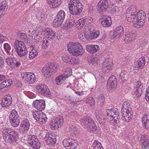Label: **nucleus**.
Returning a JSON list of instances; mask_svg holds the SVG:
<instances>
[{"mask_svg":"<svg viewBox=\"0 0 149 149\" xmlns=\"http://www.w3.org/2000/svg\"><path fill=\"white\" fill-rule=\"evenodd\" d=\"M146 14L142 10L139 11L135 15L131 13L125 14V17L129 22L132 21L134 26L139 28L143 26L145 22Z\"/></svg>","mask_w":149,"mask_h":149,"instance_id":"1","label":"nucleus"},{"mask_svg":"<svg viewBox=\"0 0 149 149\" xmlns=\"http://www.w3.org/2000/svg\"><path fill=\"white\" fill-rule=\"evenodd\" d=\"M3 137L5 141L13 143L18 139L19 135L17 132L10 128H4L2 131Z\"/></svg>","mask_w":149,"mask_h":149,"instance_id":"2","label":"nucleus"},{"mask_svg":"<svg viewBox=\"0 0 149 149\" xmlns=\"http://www.w3.org/2000/svg\"><path fill=\"white\" fill-rule=\"evenodd\" d=\"M79 119L81 125L86 130L91 132L96 130L97 127L94 120L91 117L85 116Z\"/></svg>","mask_w":149,"mask_h":149,"instance_id":"3","label":"nucleus"},{"mask_svg":"<svg viewBox=\"0 0 149 149\" xmlns=\"http://www.w3.org/2000/svg\"><path fill=\"white\" fill-rule=\"evenodd\" d=\"M106 112V116H103L98 121L100 123L104 124L106 122H109L111 120L109 118L110 117H112V119L113 118H116L118 119L120 118L119 112L117 109H108Z\"/></svg>","mask_w":149,"mask_h":149,"instance_id":"4","label":"nucleus"},{"mask_svg":"<svg viewBox=\"0 0 149 149\" xmlns=\"http://www.w3.org/2000/svg\"><path fill=\"white\" fill-rule=\"evenodd\" d=\"M67 48L69 52L76 56L82 55L85 52L81 45L77 42L69 43L67 45Z\"/></svg>","mask_w":149,"mask_h":149,"instance_id":"5","label":"nucleus"},{"mask_svg":"<svg viewBox=\"0 0 149 149\" xmlns=\"http://www.w3.org/2000/svg\"><path fill=\"white\" fill-rule=\"evenodd\" d=\"M68 6L70 13L73 15H78L82 11V5L78 0H71Z\"/></svg>","mask_w":149,"mask_h":149,"instance_id":"6","label":"nucleus"},{"mask_svg":"<svg viewBox=\"0 0 149 149\" xmlns=\"http://www.w3.org/2000/svg\"><path fill=\"white\" fill-rule=\"evenodd\" d=\"M57 65L55 63H48L42 69V73L45 76L49 77L56 72Z\"/></svg>","mask_w":149,"mask_h":149,"instance_id":"7","label":"nucleus"},{"mask_svg":"<svg viewBox=\"0 0 149 149\" xmlns=\"http://www.w3.org/2000/svg\"><path fill=\"white\" fill-rule=\"evenodd\" d=\"M15 51L20 57L26 55L28 53L26 47L24 43L22 41H16L14 44Z\"/></svg>","mask_w":149,"mask_h":149,"instance_id":"8","label":"nucleus"},{"mask_svg":"<svg viewBox=\"0 0 149 149\" xmlns=\"http://www.w3.org/2000/svg\"><path fill=\"white\" fill-rule=\"evenodd\" d=\"M40 112L35 111L32 112L33 118L38 123L40 124L45 123L47 119L46 115L41 111Z\"/></svg>","mask_w":149,"mask_h":149,"instance_id":"9","label":"nucleus"},{"mask_svg":"<svg viewBox=\"0 0 149 149\" xmlns=\"http://www.w3.org/2000/svg\"><path fill=\"white\" fill-rule=\"evenodd\" d=\"M72 75V70L70 68H68L64 71L63 73L57 77L55 79V83L57 85L62 83L66 78Z\"/></svg>","mask_w":149,"mask_h":149,"instance_id":"10","label":"nucleus"},{"mask_svg":"<svg viewBox=\"0 0 149 149\" xmlns=\"http://www.w3.org/2000/svg\"><path fill=\"white\" fill-rule=\"evenodd\" d=\"M65 13L63 10L58 12L53 21V24L55 26H59L63 23L65 18Z\"/></svg>","mask_w":149,"mask_h":149,"instance_id":"11","label":"nucleus"},{"mask_svg":"<svg viewBox=\"0 0 149 149\" xmlns=\"http://www.w3.org/2000/svg\"><path fill=\"white\" fill-rule=\"evenodd\" d=\"M21 77L25 80L27 82L32 84L35 82L36 80V76L32 72H23L21 74Z\"/></svg>","mask_w":149,"mask_h":149,"instance_id":"12","label":"nucleus"},{"mask_svg":"<svg viewBox=\"0 0 149 149\" xmlns=\"http://www.w3.org/2000/svg\"><path fill=\"white\" fill-rule=\"evenodd\" d=\"M116 79L113 75L111 76L107 81V88L109 91H113L116 87Z\"/></svg>","mask_w":149,"mask_h":149,"instance_id":"13","label":"nucleus"},{"mask_svg":"<svg viewBox=\"0 0 149 149\" xmlns=\"http://www.w3.org/2000/svg\"><path fill=\"white\" fill-rule=\"evenodd\" d=\"M64 146L67 149H75L76 148L77 143L75 141L72 139H66L63 141Z\"/></svg>","mask_w":149,"mask_h":149,"instance_id":"14","label":"nucleus"},{"mask_svg":"<svg viewBox=\"0 0 149 149\" xmlns=\"http://www.w3.org/2000/svg\"><path fill=\"white\" fill-rule=\"evenodd\" d=\"M44 138L48 145L54 146L56 143L57 140L55 136L50 133H47Z\"/></svg>","mask_w":149,"mask_h":149,"instance_id":"15","label":"nucleus"},{"mask_svg":"<svg viewBox=\"0 0 149 149\" xmlns=\"http://www.w3.org/2000/svg\"><path fill=\"white\" fill-rule=\"evenodd\" d=\"M112 60L109 58L105 59L103 63L102 66V71L103 72L108 73L110 70L112 69L113 66Z\"/></svg>","mask_w":149,"mask_h":149,"instance_id":"16","label":"nucleus"},{"mask_svg":"<svg viewBox=\"0 0 149 149\" xmlns=\"http://www.w3.org/2000/svg\"><path fill=\"white\" fill-rule=\"evenodd\" d=\"M138 141L143 144L142 148L145 149H149V139L146 135H139L138 138Z\"/></svg>","mask_w":149,"mask_h":149,"instance_id":"17","label":"nucleus"},{"mask_svg":"<svg viewBox=\"0 0 149 149\" xmlns=\"http://www.w3.org/2000/svg\"><path fill=\"white\" fill-rule=\"evenodd\" d=\"M146 61L145 57L142 56L134 62L133 68L135 70H140L143 69L145 65Z\"/></svg>","mask_w":149,"mask_h":149,"instance_id":"18","label":"nucleus"},{"mask_svg":"<svg viewBox=\"0 0 149 149\" xmlns=\"http://www.w3.org/2000/svg\"><path fill=\"white\" fill-rule=\"evenodd\" d=\"M33 106L37 109L41 111L45 108V101L43 100H36L33 102Z\"/></svg>","mask_w":149,"mask_h":149,"instance_id":"19","label":"nucleus"},{"mask_svg":"<svg viewBox=\"0 0 149 149\" xmlns=\"http://www.w3.org/2000/svg\"><path fill=\"white\" fill-rule=\"evenodd\" d=\"M108 6L107 0H101L98 4L97 10L100 12H105L108 8Z\"/></svg>","mask_w":149,"mask_h":149,"instance_id":"20","label":"nucleus"},{"mask_svg":"<svg viewBox=\"0 0 149 149\" xmlns=\"http://www.w3.org/2000/svg\"><path fill=\"white\" fill-rule=\"evenodd\" d=\"M100 32L98 31H95L93 32L84 33L79 32L78 34V37H82L84 36L85 37H98L99 36Z\"/></svg>","mask_w":149,"mask_h":149,"instance_id":"21","label":"nucleus"},{"mask_svg":"<svg viewBox=\"0 0 149 149\" xmlns=\"http://www.w3.org/2000/svg\"><path fill=\"white\" fill-rule=\"evenodd\" d=\"M100 21L101 22L102 25L104 27H108L112 23L111 17L105 15L102 16L101 18L100 19Z\"/></svg>","mask_w":149,"mask_h":149,"instance_id":"22","label":"nucleus"},{"mask_svg":"<svg viewBox=\"0 0 149 149\" xmlns=\"http://www.w3.org/2000/svg\"><path fill=\"white\" fill-rule=\"evenodd\" d=\"M20 126L23 128V132L26 133L29 130L30 126L29 120L27 118H23Z\"/></svg>","mask_w":149,"mask_h":149,"instance_id":"23","label":"nucleus"},{"mask_svg":"<svg viewBox=\"0 0 149 149\" xmlns=\"http://www.w3.org/2000/svg\"><path fill=\"white\" fill-rule=\"evenodd\" d=\"M12 98L10 95L6 96L2 100L1 105L3 107L9 106L12 103Z\"/></svg>","mask_w":149,"mask_h":149,"instance_id":"24","label":"nucleus"},{"mask_svg":"<svg viewBox=\"0 0 149 149\" xmlns=\"http://www.w3.org/2000/svg\"><path fill=\"white\" fill-rule=\"evenodd\" d=\"M86 49L88 52L93 54L100 50V47L98 45H89L86 46Z\"/></svg>","mask_w":149,"mask_h":149,"instance_id":"25","label":"nucleus"},{"mask_svg":"<svg viewBox=\"0 0 149 149\" xmlns=\"http://www.w3.org/2000/svg\"><path fill=\"white\" fill-rule=\"evenodd\" d=\"M123 33V27L119 26L116 28L112 35V37H120L122 36Z\"/></svg>","mask_w":149,"mask_h":149,"instance_id":"26","label":"nucleus"},{"mask_svg":"<svg viewBox=\"0 0 149 149\" xmlns=\"http://www.w3.org/2000/svg\"><path fill=\"white\" fill-rule=\"evenodd\" d=\"M131 109L130 101H125L122 104L121 112L123 113L126 112L129 113L130 111H132Z\"/></svg>","mask_w":149,"mask_h":149,"instance_id":"27","label":"nucleus"},{"mask_svg":"<svg viewBox=\"0 0 149 149\" xmlns=\"http://www.w3.org/2000/svg\"><path fill=\"white\" fill-rule=\"evenodd\" d=\"M122 113L123 116L122 117V119L123 121L125 122H129L133 117V115L132 114L133 113L132 111H130L129 113L125 112Z\"/></svg>","mask_w":149,"mask_h":149,"instance_id":"28","label":"nucleus"},{"mask_svg":"<svg viewBox=\"0 0 149 149\" xmlns=\"http://www.w3.org/2000/svg\"><path fill=\"white\" fill-rule=\"evenodd\" d=\"M48 3L52 8H56L58 6L61 2V0H47Z\"/></svg>","mask_w":149,"mask_h":149,"instance_id":"29","label":"nucleus"},{"mask_svg":"<svg viewBox=\"0 0 149 149\" xmlns=\"http://www.w3.org/2000/svg\"><path fill=\"white\" fill-rule=\"evenodd\" d=\"M12 83V80L10 79L4 81L0 84V90L2 91L4 88L9 87Z\"/></svg>","mask_w":149,"mask_h":149,"instance_id":"30","label":"nucleus"},{"mask_svg":"<svg viewBox=\"0 0 149 149\" xmlns=\"http://www.w3.org/2000/svg\"><path fill=\"white\" fill-rule=\"evenodd\" d=\"M75 24V21L72 19H67L64 23V26L66 28H70Z\"/></svg>","mask_w":149,"mask_h":149,"instance_id":"31","label":"nucleus"},{"mask_svg":"<svg viewBox=\"0 0 149 149\" xmlns=\"http://www.w3.org/2000/svg\"><path fill=\"white\" fill-rule=\"evenodd\" d=\"M44 34L45 35V36L46 37H51L56 36L58 37V36H56L55 32L52 30L51 29H47L45 30Z\"/></svg>","mask_w":149,"mask_h":149,"instance_id":"32","label":"nucleus"},{"mask_svg":"<svg viewBox=\"0 0 149 149\" xmlns=\"http://www.w3.org/2000/svg\"><path fill=\"white\" fill-rule=\"evenodd\" d=\"M27 140L28 141L29 144L33 143L34 142H37L38 141V139L37 137L33 135H27Z\"/></svg>","mask_w":149,"mask_h":149,"instance_id":"33","label":"nucleus"},{"mask_svg":"<svg viewBox=\"0 0 149 149\" xmlns=\"http://www.w3.org/2000/svg\"><path fill=\"white\" fill-rule=\"evenodd\" d=\"M16 59L15 57H7L6 59V62L9 66L12 67L14 66V64L15 63Z\"/></svg>","mask_w":149,"mask_h":149,"instance_id":"34","label":"nucleus"},{"mask_svg":"<svg viewBox=\"0 0 149 149\" xmlns=\"http://www.w3.org/2000/svg\"><path fill=\"white\" fill-rule=\"evenodd\" d=\"M127 72L123 70L122 71L119 75V81L122 82L124 81H126L127 78Z\"/></svg>","mask_w":149,"mask_h":149,"instance_id":"35","label":"nucleus"},{"mask_svg":"<svg viewBox=\"0 0 149 149\" xmlns=\"http://www.w3.org/2000/svg\"><path fill=\"white\" fill-rule=\"evenodd\" d=\"M16 118L19 119V115L17 111L15 109H13L11 111L9 115V119L10 120H15Z\"/></svg>","mask_w":149,"mask_h":149,"instance_id":"36","label":"nucleus"},{"mask_svg":"<svg viewBox=\"0 0 149 149\" xmlns=\"http://www.w3.org/2000/svg\"><path fill=\"white\" fill-rule=\"evenodd\" d=\"M24 39L26 41V43H28V45L30 46L33 48H34L35 42H36L35 38L34 39L33 38H25Z\"/></svg>","mask_w":149,"mask_h":149,"instance_id":"37","label":"nucleus"},{"mask_svg":"<svg viewBox=\"0 0 149 149\" xmlns=\"http://www.w3.org/2000/svg\"><path fill=\"white\" fill-rule=\"evenodd\" d=\"M105 98L104 95L102 94H100L97 97V102L98 104L101 106H103L104 104Z\"/></svg>","mask_w":149,"mask_h":149,"instance_id":"38","label":"nucleus"},{"mask_svg":"<svg viewBox=\"0 0 149 149\" xmlns=\"http://www.w3.org/2000/svg\"><path fill=\"white\" fill-rule=\"evenodd\" d=\"M43 91L42 93L41 94V95L47 97H49L50 96L51 92L47 86L45 87V88Z\"/></svg>","mask_w":149,"mask_h":149,"instance_id":"39","label":"nucleus"},{"mask_svg":"<svg viewBox=\"0 0 149 149\" xmlns=\"http://www.w3.org/2000/svg\"><path fill=\"white\" fill-rule=\"evenodd\" d=\"M86 19L82 18L78 20L76 23L77 25H79L78 27L79 29H81L84 26L86 21Z\"/></svg>","mask_w":149,"mask_h":149,"instance_id":"40","label":"nucleus"},{"mask_svg":"<svg viewBox=\"0 0 149 149\" xmlns=\"http://www.w3.org/2000/svg\"><path fill=\"white\" fill-rule=\"evenodd\" d=\"M38 53L36 49L33 48L30 52L29 55V58L31 59L34 58L38 55Z\"/></svg>","mask_w":149,"mask_h":149,"instance_id":"41","label":"nucleus"},{"mask_svg":"<svg viewBox=\"0 0 149 149\" xmlns=\"http://www.w3.org/2000/svg\"><path fill=\"white\" fill-rule=\"evenodd\" d=\"M46 85L45 84H40L36 86L35 88L36 91L40 93L41 95L42 93L43 89Z\"/></svg>","mask_w":149,"mask_h":149,"instance_id":"42","label":"nucleus"},{"mask_svg":"<svg viewBox=\"0 0 149 149\" xmlns=\"http://www.w3.org/2000/svg\"><path fill=\"white\" fill-rule=\"evenodd\" d=\"M87 60L90 64L95 65L97 63V58L96 57L88 56L87 57Z\"/></svg>","mask_w":149,"mask_h":149,"instance_id":"43","label":"nucleus"},{"mask_svg":"<svg viewBox=\"0 0 149 149\" xmlns=\"http://www.w3.org/2000/svg\"><path fill=\"white\" fill-rule=\"evenodd\" d=\"M93 149H103L101 144L97 141H95L92 145Z\"/></svg>","mask_w":149,"mask_h":149,"instance_id":"44","label":"nucleus"},{"mask_svg":"<svg viewBox=\"0 0 149 149\" xmlns=\"http://www.w3.org/2000/svg\"><path fill=\"white\" fill-rule=\"evenodd\" d=\"M10 122L12 126L16 127L19 125L20 122L19 119L16 118V119L10 120Z\"/></svg>","mask_w":149,"mask_h":149,"instance_id":"45","label":"nucleus"},{"mask_svg":"<svg viewBox=\"0 0 149 149\" xmlns=\"http://www.w3.org/2000/svg\"><path fill=\"white\" fill-rule=\"evenodd\" d=\"M46 15L44 13H41L40 12L36 14V17L41 22L43 21L45 17H46Z\"/></svg>","mask_w":149,"mask_h":149,"instance_id":"46","label":"nucleus"},{"mask_svg":"<svg viewBox=\"0 0 149 149\" xmlns=\"http://www.w3.org/2000/svg\"><path fill=\"white\" fill-rule=\"evenodd\" d=\"M29 145L33 149H39L40 146V143L38 141L37 142L32 143Z\"/></svg>","mask_w":149,"mask_h":149,"instance_id":"47","label":"nucleus"},{"mask_svg":"<svg viewBox=\"0 0 149 149\" xmlns=\"http://www.w3.org/2000/svg\"><path fill=\"white\" fill-rule=\"evenodd\" d=\"M4 48L8 55H10L11 53L10 51L11 48L9 45L7 43H5L4 44Z\"/></svg>","mask_w":149,"mask_h":149,"instance_id":"48","label":"nucleus"},{"mask_svg":"<svg viewBox=\"0 0 149 149\" xmlns=\"http://www.w3.org/2000/svg\"><path fill=\"white\" fill-rule=\"evenodd\" d=\"M55 121L58 123V125L60 126L62 125L63 123V118L62 116H59L55 120Z\"/></svg>","mask_w":149,"mask_h":149,"instance_id":"49","label":"nucleus"},{"mask_svg":"<svg viewBox=\"0 0 149 149\" xmlns=\"http://www.w3.org/2000/svg\"><path fill=\"white\" fill-rule=\"evenodd\" d=\"M136 12V9L135 6H130L126 11V13H131L134 14Z\"/></svg>","mask_w":149,"mask_h":149,"instance_id":"50","label":"nucleus"},{"mask_svg":"<svg viewBox=\"0 0 149 149\" xmlns=\"http://www.w3.org/2000/svg\"><path fill=\"white\" fill-rule=\"evenodd\" d=\"M86 103L89 104L90 106H92L95 104V101L93 97H90L86 100Z\"/></svg>","mask_w":149,"mask_h":149,"instance_id":"51","label":"nucleus"},{"mask_svg":"<svg viewBox=\"0 0 149 149\" xmlns=\"http://www.w3.org/2000/svg\"><path fill=\"white\" fill-rule=\"evenodd\" d=\"M143 92V89L140 88L139 89H136L134 92V93L137 97H139L141 95Z\"/></svg>","mask_w":149,"mask_h":149,"instance_id":"52","label":"nucleus"},{"mask_svg":"<svg viewBox=\"0 0 149 149\" xmlns=\"http://www.w3.org/2000/svg\"><path fill=\"white\" fill-rule=\"evenodd\" d=\"M109 118L111 120L109 121V122H110V124L111 125H114L117 124V121H119V119H118L116 118H113V119L111 117H109Z\"/></svg>","mask_w":149,"mask_h":149,"instance_id":"53","label":"nucleus"},{"mask_svg":"<svg viewBox=\"0 0 149 149\" xmlns=\"http://www.w3.org/2000/svg\"><path fill=\"white\" fill-rule=\"evenodd\" d=\"M134 85V87H135L136 89H139L140 88H141L142 89H143V85L141 84V83L139 81H137L135 82Z\"/></svg>","mask_w":149,"mask_h":149,"instance_id":"54","label":"nucleus"},{"mask_svg":"<svg viewBox=\"0 0 149 149\" xmlns=\"http://www.w3.org/2000/svg\"><path fill=\"white\" fill-rule=\"evenodd\" d=\"M78 63V58H70L69 63L72 64H77Z\"/></svg>","mask_w":149,"mask_h":149,"instance_id":"55","label":"nucleus"},{"mask_svg":"<svg viewBox=\"0 0 149 149\" xmlns=\"http://www.w3.org/2000/svg\"><path fill=\"white\" fill-rule=\"evenodd\" d=\"M149 121V113H145L142 118V122Z\"/></svg>","mask_w":149,"mask_h":149,"instance_id":"56","label":"nucleus"},{"mask_svg":"<svg viewBox=\"0 0 149 149\" xmlns=\"http://www.w3.org/2000/svg\"><path fill=\"white\" fill-rule=\"evenodd\" d=\"M51 126L53 127L55 130L57 129L59 127V125H58V123L55 121V120L54 122H52Z\"/></svg>","mask_w":149,"mask_h":149,"instance_id":"57","label":"nucleus"},{"mask_svg":"<svg viewBox=\"0 0 149 149\" xmlns=\"http://www.w3.org/2000/svg\"><path fill=\"white\" fill-rule=\"evenodd\" d=\"M143 128L147 130L149 129V121L142 122Z\"/></svg>","mask_w":149,"mask_h":149,"instance_id":"58","label":"nucleus"},{"mask_svg":"<svg viewBox=\"0 0 149 149\" xmlns=\"http://www.w3.org/2000/svg\"><path fill=\"white\" fill-rule=\"evenodd\" d=\"M70 58L68 56L66 55H64L62 57V59L64 62L66 63L67 62L69 63L70 60Z\"/></svg>","mask_w":149,"mask_h":149,"instance_id":"59","label":"nucleus"},{"mask_svg":"<svg viewBox=\"0 0 149 149\" xmlns=\"http://www.w3.org/2000/svg\"><path fill=\"white\" fill-rule=\"evenodd\" d=\"M7 8L5 5L2 4L0 6V12L2 11V14L1 15H3L4 13V12L5 11L6 9H7Z\"/></svg>","mask_w":149,"mask_h":149,"instance_id":"60","label":"nucleus"},{"mask_svg":"<svg viewBox=\"0 0 149 149\" xmlns=\"http://www.w3.org/2000/svg\"><path fill=\"white\" fill-rule=\"evenodd\" d=\"M26 95L29 98L31 99H33L36 97L35 94L33 93L30 91H28L26 93Z\"/></svg>","mask_w":149,"mask_h":149,"instance_id":"61","label":"nucleus"},{"mask_svg":"<svg viewBox=\"0 0 149 149\" xmlns=\"http://www.w3.org/2000/svg\"><path fill=\"white\" fill-rule=\"evenodd\" d=\"M145 99L147 101H149V86L148 87L145 95Z\"/></svg>","mask_w":149,"mask_h":149,"instance_id":"62","label":"nucleus"},{"mask_svg":"<svg viewBox=\"0 0 149 149\" xmlns=\"http://www.w3.org/2000/svg\"><path fill=\"white\" fill-rule=\"evenodd\" d=\"M70 83H68V82L66 83V81H65V80H64V82H62V83L61 84H60L58 85H62V86H63L64 88H68L69 85Z\"/></svg>","mask_w":149,"mask_h":149,"instance_id":"63","label":"nucleus"},{"mask_svg":"<svg viewBox=\"0 0 149 149\" xmlns=\"http://www.w3.org/2000/svg\"><path fill=\"white\" fill-rule=\"evenodd\" d=\"M4 62L2 57L0 56V68L3 67Z\"/></svg>","mask_w":149,"mask_h":149,"instance_id":"64","label":"nucleus"}]
</instances>
